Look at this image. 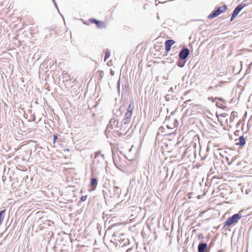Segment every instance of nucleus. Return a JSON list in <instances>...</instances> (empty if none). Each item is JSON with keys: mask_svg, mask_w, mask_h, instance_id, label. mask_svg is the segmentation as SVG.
I'll list each match as a JSON object with an SVG mask.
<instances>
[{"mask_svg": "<svg viewBox=\"0 0 252 252\" xmlns=\"http://www.w3.org/2000/svg\"><path fill=\"white\" fill-rule=\"evenodd\" d=\"M134 102L133 100H129V103L128 105V106L127 108V111L132 113V111L134 108Z\"/></svg>", "mask_w": 252, "mask_h": 252, "instance_id": "f3484780", "label": "nucleus"}, {"mask_svg": "<svg viewBox=\"0 0 252 252\" xmlns=\"http://www.w3.org/2000/svg\"><path fill=\"white\" fill-rule=\"evenodd\" d=\"M220 14L217 9L213 10L208 16V18L209 19L214 18Z\"/></svg>", "mask_w": 252, "mask_h": 252, "instance_id": "ddd939ff", "label": "nucleus"}, {"mask_svg": "<svg viewBox=\"0 0 252 252\" xmlns=\"http://www.w3.org/2000/svg\"><path fill=\"white\" fill-rule=\"evenodd\" d=\"M105 57H104V60L105 62H106V61L110 57V51L107 49L106 50H105Z\"/></svg>", "mask_w": 252, "mask_h": 252, "instance_id": "6ab92c4d", "label": "nucleus"}, {"mask_svg": "<svg viewBox=\"0 0 252 252\" xmlns=\"http://www.w3.org/2000/svg\"><path fill=\"white\" fill-rule=\"evenodd\" d=\"M237 16V14H235L234 13H232V15H231V18H230V21H232Z\"/></svg>", "mask_w": 252, "mask_h": 252, "instance_id": "bb28decb", "label": "nucleus"}, {"mask_svg": "<svg viewBox=\"0 0 252 252\" xmlns=\"http://www.w3.org/2000/svg\"><path fill=\"white\" fill-rule=\"evenodd\" d=\"M120 84H121V80H120V78H119V79L117 83V88L118 92H119V93H120Z\"/></svg>", "mask_w": 252, "mask_h": 252, "instance_id": "393cba45", "label": "nucleus"}, {"mask_svg": "<svg viewBox=\"0 0 252 252\" xmlns=\"http://www.w3.org/2000/svg\"><path fill=\"white\" fill-rule=\"evenodd\" d=\"M235 114H236V112L234 111H233L231 113V115L230 116V121H233L234 120L235 117H236Z\"/></svg>", "mask_w": 252, "mask_h": 252, "instance_id": "b1692460", "label": "nucleus"}, {"mask_svg": "<svg viewBox=\"0 0 252 252\" xmlns=\"http://www.w3.org/2000/svg\"><path fill=\"white\" fill-rule=\"evenodd\" d=\"M132 114V113H130L129 112H126L125 115V118H126V119H129L130 120Z\"/></svg>", "mask_w": 252, "mask_h": 252, "instance_id": "aec40b11", "label": "nucleus"}, {"mask_svg": "<svg viewBox=\"0 0 252 252\" xmlns=\"http://www.w3.org/2000/svg\"><path fill=\"white\" fill-rule=\"evenodd\" d=\"M130 121V120L124 118L120 123L126 126L127 124L129 123Z\"/></svg>", "mask_w": 252, "mask_h": 252, "instance_id": "412c9836", "label": "nucleus"}, {"mask_svg": "<svg viewBox=\"0 0 252 252\" xmlns=\"http://www.w3.org/2000/svg\"><path fill=\"white\" fill-rule=\"evenodd\" d=\"M171 0H169L168 1H171ZM168 0H167V1ZM166 2V1H165L164 2Z\"/></svg>", "mask_w": 252, "mask_h": 252, "instance_id": "8fccbe9b", "label": "nucleus"}, {"mask_svg": "<svg viewBox=\"0 0 252 252\" xmlns=\"http://www.w3.org/2000/svg\"><path fill=\"white\" fill-rule=\"evenodd\" d=\"M111 74L112 75H114V72L112 70H111Z\"/></svg>", "mask_w": 252, "mask_h": 252, "instance_id": "4c0bfd02", "label": "nucleus"}, {"mask_svg": "<svg viewBox=\"0 0 252 252\" xmlns=\"http://www.w3.org/2000/svg\"><path fill=\"white\" fill-rule=\"evenodd\" d=\"M171 177H172V176H171V177H170L169 180H171Z\"/></svg>", "mask_w": 252, "mask_h": 252, "instance_id": "de8ad7c7", "label": "nucleus"}, {"mask_svg": "<svg viewBox=\"0 0 252 252\" xmlns=\"http://www.w3.org/2000/svg\"><path fill=\"white\" fill-rule=\"evenodd\" d=\"M170 90H171V91H172V90H173V88H170Z\"/></svg>", "mask_w": 252, "mask_h": 252, "instance_id": "09e8293b", "label": "nucleus"}, {"mask_svg": "<svg viewBox=\"0 0 252 252\" xmlns=\"http://www.w3.org/2000/svg\"><path fill=\"white\" fill-rule=\"evenodd\" d=\"M5 211H6V210H5V209L0 211V225L1 224L2 220H3Z\"/></svg>", "mask_w": 252, "mask_h": 252, "instance_id": "a211bd4d", "label": "nucleus"}, {"mask_svg": "<svg viewBox=\"0 0 252 252\" xmlns=\"http://www.w3.org/2000/svg\"><path fill=\"white\" fill-rule=\"evenodd\" d=\"M242 217L241 211L233 215L231 217L228 218L224 222L223 228H224L227 226H230L236 224Z\"/></svg>", "mask_w": 252, "mask_h": 252, "instance_id": "20e7f679", "label": "nucleus"}, {"mask_svg": "<svg viewBox=\"0 0 252 252\" xmlns=\"http://www.w3.org/2000/svg\"><path fill=\"white\" fill-rule=\"evenodd\" d=\"M118 134L119 136H120V135H122V133L121 132H119Z\"/></svg>", "mask_w": 252, "mask_h": 252, "instance_id": "ea45409f", "label": "nucleus"}, {"mask_svg": "<svg viewBox=\"0 0 252 252\" xmlns=\"http://www.w3.org/2000/svg\"><path fill=\"white\" fill-rule=\"evenodd\" d=\"M175 41L173 39L167 40L165 43V50L167 52L170 51L172 46L174 44Z\"/></svg>", "mask_w": 252, "mask_h": 252, "instance_id": "1a4fd4ad", "label": "nucleus"}, {"mask_svg": "<svg viewBox=\"0 0 252 252\" xmlns=\"http://www.w3.org/2000/svg\"><path fill=\"white\" fill-rule=\"evenodd\" d=\"M219 86V85H215V87H218V86Z\"/></svg>", "mask_w": 252, "mask_h": 252, "instance_id": "79ce46f5", "label": "nucleus"}, {"mask_svg": "<svg viewBox=\"0 0 252 252\" xmlns=\"http://www.w3.org/2000/svg\"><path fill=\"white\" fill-rule=\"evenodd\" d=\"M227 116V114H226L225 113H222V114H220V116L222 117H225Z\"/></svg>", "mask_w": 252, "mask_h": 252, "instance_id": "2f4dec72", "label": "nucleus"}, {"mask_svg": "<svg viewBox=\"0 0 252 252\" xmlns=\"http://www.w3.org/2000/svg\"><path fill=\"white\" fill-rule=\"evenodd\" d=\"M122 189L120 188L115 185L110 187L108 191L103 190V194L104 198H118L121 194Z\"/></svg>", "mask_w": 252, "mask_h": 252, "instance_id": "f257e3e1", "label": "nucleus"}, {"mask_svg": "<svg viewBox=\"0 0 252 252\" xmlns=\"http://www.w3.org/2000/svg\"><path fill=\"white\" fill-rule=\"evenodd\" d=\"M99 76L100 79L102 78L104 76V72L103 71H98Z\"/></svg>", "mask_w": 252, "mask_h": 252, "instance_id": "cd10ccee", "label": "nucleus"}, {"mask_svg": "<svg viewBox=\"0 0 252 252\" xmlns=\"http://www.w3.org/2000/svg\"><path fill=\"white\" fill-rule=\"evenodd\" d=\"M115 244L117 249H120L121 248L126 247L127 250L126 252H133V249L132 247L131 246L129 239L125 238L124 235H122L120 237V239H118L117 242H115Z\"/></svg>", "mask_w": 252, "mask_h": 252, "instance_id": "f03ea898", "label": "nucleus"}, {"mask_svg": "<svg viewBox=\"0 0 252 252\" xmlns=\"http://www.w3.org/2000/svg\"><path fill=\"white\" fill-rule=\"evenodd\" d=\"M226 159H227V161L228 164H229V165H230V164H231L232 163H233V162L234 161V160H235V159H232V161H230V162H229V159H228V158H226Z\"/></svg>", "mask_w": 252, "mask_h": 252, "instance_id": "c756f323", "label": "nucleus"}, {"mask_svg": "<svg viewBox=\"0 0 252 252\" xmlns=\"http://www.w3.org/2000/svg\"><path fill=\"white\" fill-rule=\"evenodd\" d=\"M90 185L92 188V190H94L97 185V179L95 178H92L91 179Z\"/></svg>", "mask_w": 252, "mask_h": 252, "instance_id": "9b49d317", "label": "nucleus"}, {"mask_svg": "<svg viewBox=\"0 0 252 252\" xmlns=\"http://www.w3.org/2000/svg\"><path fill=\"white\" fill-rule=\"evenodd\" d=\"M57 138V136L56 135H54V141H55L56 139Z\"/></svg>", "mask_w": 252, "mask_h": 252, "instance_id": "c9c22d12", "label": "nucleus"}, {"mask_svg": "<svg viewBox=\"0 0 252 252\" xmlns=\"http://www.w3.org/2000/svg\"><path fill=\"white\" fill-rule=\"evenodd\" d=\"M227 9V6L225 4L219 7L217 9L219 14H221L223 12H225Z\"/></svg>", "mask_w": 252, "mask_h": 252, "instance_id": "dca6fc26", "label": "nucleus"}, {"mask_svg": "<svg viewBox=\"0 0 252 252\" xmlns=\"http://www.w3.org/2000/svg\"><path fill=\"white\" fill-rule=\"evenodd\" d=\"M245 3H240L238 4L234 9V11H233V13L235 14H238L239 13V12L242 10V9L245 7Z\"/></svg>", "mask_w": 252, "mask_h": 252, "instance_id": "9d476101", "label": "nucleus"}, {"mask_svg": "<svg viewBox=\"0 0 252 252\" xmlns=\"http://www.w3.org/2000/svg\"><path fill=\"white\" fill-rule=\"evenodd\" d=\"M223 252V251L222 250H220L218 251V252Z\"/></svg>", "mask_w": 252, "mask_h": 252, "instance_id": "58836bf2", "label": "nucleus"}, {"mask_svg": "<svg viewBox=\"0 0 252 252\" xmlns=\"http://www.w3.org/2000/svg\"><path fill=\"white\" fill-rule=\"evenodd\" d=\"M91 22L92 23L95 24L97 27L98 28L105 27V23L103 22L100 21L96 19H91Z\"/></svg>", "mask_w": 252, "mask_h": 252, "instance_id": "0eeeda50", "label": "nucleus"}, {"mask_svg": "<svg viewBox=\"0 0 252 252\" xmlns=\"http://www.w3.org/2000/svg\"><path fill=\"white\" fill-rule=\"evenodd\" d=\"M63 78H65L66 80L67 81L68 79L70 78L69 75L67 74V72L65 73V71H63Z\"/></svg>", "mask_w": 252, "mask_h": 252, "instance_id": "a878e982", "label": "nucleus"}, {"mask_svg": "<svg viewBox=\"0 0 252 252\" xmlns=\"http://www.w3.org/2000/svg\"><path fill=\"white\" fill-rule=\"evenodd\" d=\"M239 142L238 143V145L240 146H244L246 143V140L243 135L241 136L238 138Z\"/></svg>", "mask_w": 252, "mask_h": 252, "instance_id": "4468645a", "label": "nucleus"}, {"mask_svg": "<svg viewBox=\"0 0 252 252\" xmlns=\"http://www.w3.org/2000/svg\"><path fill=\"white\" fill-rule=\"evenodd\" d=\"M216 105L217 106V107L221 108H222V109H224V108H226V106H219L217 103H216Z\"/></svg>", "mask_w": 252, "mask_h": 252, "instance_id": "72a5a7b5", "label": "nucleus"}, {"mask_svg": "<svg viewBox=\"0 0 252 252\" xmlns=\"http://www.w3.org/2000/svg\"><path fill=\"white\" fill-rule=\"evenodd\" d=\"M208 99L212 101H214V98L212 96L209 97Z\"/></svg>", "mask_w": 252, "mask_h": 252, "instance_id": "f704fd0d", "label": "nucleus"}, {"mask_svg": "<svg viewBox=\"0 0 252 252\" xmlns=\"http://www.w3.org/2000/svg\"><path fill=\"white\" fill-rule=\"evenodd\" d=\"M87 198V195L82 196L81 197L80 200L78 202V205H80V203L81 202L86 201Z\"/></svg>", "mask_w": 252, "mask_h": 252, "instance_id": "5701e85b", "label": "nucleus"}, {"mask_svg": "<svg viewBox=\"0 0 252 252\" xmlns=\"http://www.w3.org/2000/svg\"><path fill=\"white\" fill-rule=\"evenodd\" d=\"M241 3H245V7L252 3V0H244Z\"/></svg>", "mask_w": 252, "mask_h": 252, "instance_id": "4be33fe9", "label": "nucleus"}, {"mask_svg": "<svg viewBox=\"0 0 252 252\" xmlns=\"http://www.w3.org/2000/svg\"><path fill=\"white\" fill-rule=\"evenodd\" d=\"M187 61V60H182L179 58L176 62V64L180 67H183L185 66Z\"/></svg>", "mask_w": 252, "mask_h": 252, "instance_id": "2eb2a0df", "label": "nucleus"}, {"mask_svg": "<svg viewBox=\"0 0 252 252\" xmlns=\"http://www.w3.org/2000/svg\"><path fill=\"white\" fill-rule=\"evenodd\" d=\"M116 128L119 130L125 131L127 128V126H126V125H124L122 123L117 122L116 124Z\"/></svg>", "mask_w": 252, "mask_h": 252, "instance_id": "f8f14e48", "label": "nucleus"}, {"mask_svg": "<svg viewBox=\"0 0 252 252\" xmlns=\"http://www.w3.org/2000/svg\"><path fill=\"white\" fill-rule=\"evenodd\" d=\"M125 88L128 87V84H126L125 85Z\"/></svg>", "mask_w": 252, "mask_h": 252, "instance_id": "e433bc0d", "label": "nucleus"}, {"mask_svg": "<svg viewBox=\"0 0 252 252\" xmlns=\"http://www.w3.org/2000/svg\"><path fill=\"white\" fill-rule=\"evenodd\" d=\"M171 177H172V176H171V177H170L169 180H171Z\"/></svg>", "mask_w": 252, "mask_h": 252, "instance_id": "a18cd8bd", "label": "nucleus"}, {"mask_svg": "<svg viewBox=\"0 0 252 252\" xmlns=\"http://www.w3.org/2000/svg\"><path fill=\"white\" fill-rule=\"evenodd\" d=\"M66 151H69V149H66Z\"/></svg>", "mask_w": 252, "mask_h": 252, "instance_id": "37998d69", "label": "nucleus"}, {"mask_svg": "<svg viewBox=\"0 0 252 252\" xmlns=\"http://www.w3.org/2000/svg\"><path fill=\"white\" fill-rule=\"evenodd\" d=\"M215 99H218V100H220V101H222L223 103L225 102V100L222 98H221V97H216L215 98Z\"/></svg>", "mask_w": 252, "mask_h": 252, "instance_id": "c85d7f7f", "label": "nucleus"}, {"mask_svg": "<svg viewBox=\"0 0 252 252\" xmlns=\"http://www.w3.org/2000/svg\"><path fill=\"white\" fill-rule=\"evenodd\" d=\"M208 248L206 243L200 242L198 245V252H205Z\"/></svg>", "mask_w": 252, "mask_h": 252, "instance_id": "6e6552de", "label": "nucleus"}, {"mask_svg": "<svg viewBox=\"0 0 252 252\" xmlns=\"http://www.w3.org/2000/svg\"><path fill=\"white\" fill-rule=\"evenodd\" d=\"M189 55V50L187 47H184L180 50L179 53V57L182 60H187Z\"/></svg>", "mask_w": 252, "mask_h": 252, "instance_id": "39448f33", "label": "nucleus"}, {"mask_svg": "<svg viewBox=\"0 0 252 252\" xmlns=\"http://www.w3.org/2000/svg\"><path fill=\"white\" fill-rule=\"evenodd\" d=\"M53 2H54V0H52Z\"/></svg>", "mask_w": 252, "mask_h": 252, "instance_id": "3c124183", "label": "nucleus"}, {"mask_svg": "<svg viewBox=\"0 0 252 252\" xmlns=\"http://www.w3.org/2000/svg\"><path fill=\"white\" fill-rule=\"evenodd\" d=\"M220 83H221L223 84V83H224V82L220 81Z\"/></svg>", "mask_w": 252, "mask_h": 252, "instance_id": "c03bdc74", "label": "nucleus"}, {"mask_svg": "<svg viewBox=\"0 0 252 252\" xmlns=\"http://www.w3.org/2000/svg\"><path fill=\"white\" fill-rule=\"evenodd\" d=\"M116 122H118V121H116ZM116 123H117V122H116L115 125H113V126H114L115 127H116Z\"/></svg>", "mask_w": 252, "mask_h": 252, "instance_id": "a19ab883", "label": "nucleus"}, {"mask_svg": "<svg viewBox=\"0 0 252 252\" xmlns=\"http://www.w3.org/2000/svg\"><path fill=\"white\" fill-rule=\"evenodd\" d=\"M116 122V120L114 118H111L110 120L109 124L107 126L106 129L105 130V134L107 138H108L109 134L111 130L113 128V125H115Z\"/></svg>", "mask_w": 252, "mask_h": 252, "instance_id": "423d86ee", "label": "nucleus"}, {"mask_svg": "<svg viewBox=\"0 0 252 252\" xmlns=\"http://www.w3.org/2000/svg\"><path fill=\"white\" fill-rule=\"evenodd\" d=\"M54 3V5H55V6L56 7V8L57 9L58 12H59V9L58 8V6H57V3L55 2V1L54 0V2H53Z\"/></svg>", "mask_w": 252, "mask_h": 252, "instance_id": "473e14b6", "label": "nucleus"}, {"mask_svg": "<svg viewBox=\"0 0 252 252\" xmlns=\"http://www.w3.org/2000/svg\"><path fill=\"white\" fill-rule=\"evenodd\" d=\"M214 89V87L210 86L207 89V92H209L210 91Z\"/></svg>", "mask_w": 252, "mask_h": 252, "instance_id": "7c9ffc66", "label": "nucleus"}, {"mask_svg": "<svg viewBox=\"0 0 252 252\" xmlns=\"http://www.w3.org/2000/svg\"><path fill=\"white\" fill-rule=\"evenodd\" d=\"M104 155L100 154V151L95 153L93 162L92 165V170H96L97 168H101L104 163Z\"/></svg>", "mask_w": 252, "mask_h": 252, "instance_id": "7ed1b4c3", "label": "nucleus"}, {"mask_svg": "<svg viewBox=\"0 0 252 252\" xmlns=\"http://www.w3.org/2000/svg\"><path fill=\"white\" fill-rule=\"evenodd\" d=\"M171 177H172V176H171V177H170L169 180H171Z\"/></svg>", "mask_w": 252, "mask_h": 252, "instance_id": "49530a36", "label": "nucleus"}]
</instances>
